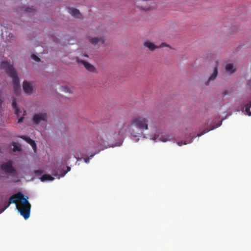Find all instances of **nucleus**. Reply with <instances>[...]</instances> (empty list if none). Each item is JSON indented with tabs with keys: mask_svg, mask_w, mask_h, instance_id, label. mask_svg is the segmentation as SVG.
Wrapping results in <instances>:
<instances>
[{
	"mask_svg": "<svg viewBox=\"0 0 251 251\" xmlns=\"http://www.w3.org/2000/svg\"><path fill=\"white\" fill-rule=\"evenodd\" d=\"M158 138V141H162V142H166L167 141L170 140V139H169V137H168L166 138H162V137H160V138H159V136H158L157 137H156V135H154V138H153L154 140H157Z\"/></svg>",
	"mask_w": 251,
	"mask_h": 251,
	"instance_id": "obj_18",
	"label": "nucleus"
},
{
	"mask_svg": "<svg viewBox=\"0 0 251 251\" xmlns=\"http://www.w3.org/2000/svg\"><path fill=\"white\" fill-rule=\"evenodd\" d=\"M152 3L150 1H147L145 0H139L138 3L137 4H140L137 5V6L141 9L144 10H150L154 7V6H151L150 4Z\"/></svg>",
	"mask_w": 251,
	"mask_h": 251,
	"instance_id": "obj_5",
	"label": "nucleus"
},
{
	"mask_svg": "<svg viewBox=\"0 0 251 251\" xmlns=\"http://www.w3.org/2000/svg\"><path fill=\"white\" fill-rule=\"evenodd\" d=\"M251 108V101L245 106V111L247 113V114L250 116H251V111H250Z\"/></svg>",
	"mask_w": 251,
	"mask_h": 251,
	"instance_id": "obj_16",
	"label": "nucleus"
},
{
	"mask_svg": "<svg viewBox=\"0 0 251 251\" xmlns=\"http://www.w3.org/2000/svg\"><path fill=\"white\" fill-rule=\"evenodd\" d=\"M12 161L9 160L0 164L1 169L7 174L16 175L17 172L15 168L13 166Z\"/></svg>",
	"mask_w": 251,
	"mask_h": 251,
	"instance_id": "obj_4",
	"label": "nucleus"
},
{
	"mask_svg": "<svg viewBox=\"0 0 251 251\" xmlns=\"http://www.w3.org/2000/svg\"><path fill=\"white\" fill-rule=\"evenodd\" d=\"M23 90L27 94H31L32 91V87L30 83L27 81H24L23 83Z\"/></svg>",
	"mask_w": 251,
	"mask_h": 251,
	"instance_id": "obj_8",
	"label": "nucleus"
},
{
	"mask_svg": "<svg viewBox=\"0 0 251 251\" xmlns=\"http://www.w3.org/2000/svg\"><path fill=\"white\" fill-rule=\"evenodd\" d=\"M215 128V127L213 126L212 128H211L210 129H208L207 128H206L203 130V131L202 132L198 134V136H201L202 135L204 134V133L208 132L209 131L214 129Z\"/></svg>",
	"mask_w": 251,
	"mask_h": 251,
	"instance_id": "obj_20",
	"label": "nucleus"
},
{
	"mask_svg": "<svg viewBox=\"0 0 251 251\" xmlns=\"http://www.w3.org/2000/svg\"><path fill=\"white\" fill-rule=\"evenodd\" d=\"M70 170H71V168H70V167H69V166H67V170H66V171H65V172H64V173L62 174L61 176H64L65 175V174H66L67 173H68V172H69Z\"/></svg>",
	"mask_w": 251,
	"mask_h": 251,
	"instance_id": "obj_22",
	"label": "nucleus"
},
{
	"mask_svg": "<svg viewBox=\"0 0 251 251\" xmlns=\"http://www.w3.org/2000/svg\"><path fill=\"white\" fill-rule=\"evenodd\" d=\"M24 120V118L23 117H21L19 120H18V123H21V122H23Z\"/></svg>",
	"mask_w": 251,
	"mask_h": 251,
	"instance_id": "obj_26",
	"label": "nucleus"
},
{
	"mask_svg": "<svg viewBox=\"0 0 251 251\" xmlns=\"http://www.w3.org/2000/svg\"><path fill=\"white\" fill-rule=\"evenodd\" d=\"M68 11L75 18L80 17V14L79 11L78 9L73 8H69L68 9Z\"/></svg>",
	"mask_w": 251,
	"mask_h": 251,
	"instance_id": "obj_12",
	"label": "nucleus"
},
{
	"mask_svg": "<svg viewBox=\"0 0 251 251\" xmlns=\"http://www.w3.org/2000/svg\"><path fill=\"white\" fill-rule=\"evenodd\" d=\"M40 179H41V181H42V182L47 181V180L52 181L54 179V177L49 175L45 174V175H44L40 178Z\"/></svg>",
	"mask_w": 251,
	"mask_h": 251,
	"instance_id": "obj_14",
	"label": "nucleus"
},
{
	"mask_svg": "<svg viewBox=\"0 0 251 251\" xmlns=\"http://www.w3.org/2000/svg\"><path fill=\"white\" fill-rule=\"evenodd\" d=\"M0 66L2 69L5 70L6 73L12 78L14 92L16 95H19L20 91V87L19 79L16 71L13 66L10 64V62H2Z\"/></svg>",
	"mask_w": 251,
	"mask_h": 251,
	"instance_id": "obj_3",
	"label": "nucleus"
},
{
	"mask_svg": "<svg viewBox=\"0 0 251 251\" xmlns=\"http://www.w3.org/2000/svg\"><path fill=\"white\" fill-rule=\"evenodd\" d=\"M149 120L145 115H136L133 116L130 122L124 123L118 131V134L111 130L103 132L101 135L97 137L98 145L96 148L105 146V142L112 141L123 136L128 132L134 137H137L143 134V131L148 129Z\"/></svg>",
	"mask_w": 251,
	"mask_h": 251,
	"instance_id": "obj_1",
	"label": "nucleus"
},
{
	"mask_svg": "<svg viewBox=\"0 0 251 251\" xmlns=\"http://www.w3.org/2000/svg\"><path fill=\"white\" fill-rule=\"evenodd\" d=\"M218 126H220V124H219V125H218L216 127H218Z\"/></svg>",
	"mask_w": 251,
	"mask_h": 251,
	"instance_id": "obj_30",
	"label": "nucleus"
},
{
	"mask_svg": "<svg viewBox=\"0 0 251 251\" xmlns=\"http://www.w3.org/2000/svg\"><path fill=\"white\" fill-rule=\"evenodd\" d=\"M44 173L43 170H36L34 171V173L36 174L41 175Z\"/></svg>",
	"mask_w": 251,
	"mask_h": 251,
	"instance_id": "obj_23",
	"label": "nucleus"
},
{
	"mask_svg": "<svg viewBox=\"0 0 251 251\" xmlns=\"http://www.w3.org/2000/svg\"><path fill=\"white\" fill-rule=\"evenodd\" d=\"M12 145L13 146V151L15 152L16 151H20L21 150V146L17 145L15 142H13Z\"/></svg>",
	"mask_w": 251,
	"mask_h": 251,
	"instance_id": "obj_17",
	"label": "nucleus"
},
{
	"mask_svg": "<svg viewBox=\"0 0 251 251\" xmlns=\"http://www.w3.org/2000/svg\"><path fill=\"white\" fill-rule=\"evenodd\" d=\"M218 74V69L217 67H215L213 69V73L211 75L208 80L205 83L206 85H208L210 81L214 80L217 76Z\"/></svg>",
	"mask_w": 251,
	"mask_h": 251,
	"instance_id": "obj_11",
	"label": "nucleus"
},
{
	"mask_svg": "<svg viewBox=\"0 0 251 251\" xmlns=\"http://www.w3.org/2000/svg\"><path fill=\"white\" fill-rule=\"evenodd\" d=\"M27 199L28 197H26L25 198L24 195L21 192L13 195L9 198L8 204L0 212L6 209L11 203H15L16 208L18 210L20 214L26 220L30 216L31 209V205Z\"/></svg>",
	"mask_w": 251,
	"mask_h": 251,
	"instance_id": "obj_2",
	"label": "nucleus"
},
{
	"mask_svg": "<svg viewBox=\"0 0 251 251\" xmlns=\"http://www.w3.org/2000/svg\"><path fill=\"white\" fill-rule=\"evenodd\" d=\"M23 139L26 141L28 144H29L32 147L33 149L35 151L36 149V144L32 139L30 138L29 137L25 136H23L21 137Z\"/></svg>",
	"mask_w": 251,
	"mask_h": 251,
	"instance_id": "obj_10",
	"label": "nucleus"
},
{
	"mask_svg": "<svg viewBox=\"0 0 251 251\" xmlns=\"http://www.w3.org/2000/svg\"><path fill=\"white\" fill-rule=\"evenodd\" d=\"M178 145L179 146H182V142H181V143H180V142H178Z\"/></svg>",
	"mask_w": 251,
	"mask_h": 251,
	"instance_id": "obj_28",
	"label": "nucleus"
},
{
	"mask_svg": "<svg viewBox=\"0 0 251 251\" xmlns=\"http://www.w3.org/2000/svg\"><path fill=\"white\" fill-rule=\"evenodd\" d=\"M94 154L91 155L90 157L84 158V161L86 163H89V160L90 158H92L94 156Z\"/></svg>",
	"mask_w": 251,
	"mask_h": 251,
	"instance_id": "obj_24",
	"label": "nucleus"
},
{
	"mask_svg": "<svg viewBox=\"0 0 251 251\" xmlns=\"http://www.w3.org/2000/svg\"><path fill=\"white\" fill-rule=\"evenodd\" d=\"M227 94H228V93H227V91H225L224 92V93H223V95H224V96H226V95H227Z\"/></svg>",
	"mask_w": 251,
	"mask_h": 251,
	"instance_id": "obj_27",
	"label": "nucleus"
},
{
	"mask_svg": "<svg viewBox=\"0 0 251 251\" xmlns=\"http://www.w3.org/2000/svg\"><path fill=\"white\" fill-rule=\"evenodd\" d=\"M12 106L13 108L15 109V113L17 114H18L19 109L17 105V103L15 100H13L12 102Z\"/></svg>",
	"mask_w": 251,
	"mask_h": 251,
	"instance_id": "obj_19",
	"label": "nucleus"
},
{
	"mask_svg": "<svg viewBox=\"0 0 251 251\" xmlns=\"http://www.w3.org/2000/svg\"><path fill=\"white\" fill-rule=\"evenodd\" d=\"M31 58L37 62H39L40 60V58L35 54H33L31 55Z\"/></svg>",
	"mask_w": 251,
	"mask_h": 251,
	"instance_id": "obj_21",
	"label": "nucleus"
},
{
	"mask_svg": "<svg viewBox=\"0 0 251 251\" xmlns=\"http://www.w3.org/2000/svg\"><path fill=\"white\" fill-rule=\"evenodd\" d=\"M63 89H64V91L66 92H71L70 89L68 87H64V88H63Z\"/></svg>",
	"mask_w": 251,
	"mask_h": 251,
	"instance_id": "obj_25",
	"label": "nucleus"
},
{
	"mask_svg": "<svg viewBox=\"0 0 251 251\" xmlns=\"http://www.w3.org/2000/svg\"><path fill=\"white\" fill-rule=\"evenodd\" d=\"M29 9V8H27V9H26V11H28H28H29V10H28Z\"/></svg>",
	"mask_w": 251,
	"mask_h": 251,
	"instance_id": "obj_29",
	"label": "nucleus"
},
{
	"mask_svg": "<svg viewBox=\"0 0 251 251\" xmlns=\"http://www.w3.org/2000/svg\"><path fill=\"white\" fill-rule=\"evenodd\" d=\"M144 45L151 51H153L156 49H159L162 47H168V45L165 43H163L160 46H157L149 41L145 42Z\"/></svg>",
	"mask_w": 251,
	"mask_h": 251,
	"instance_id": "obj_7",
	"label": "nucleus"
},
{
	"mask_svg": "<svg viewBox=\"0 0 251 251\" xmlns=\"http://www.w3.org/2000/svg\"><path fill=\"white\" fill-rule=\"evenodd\" d=\"M89 41L91 44L95 45L99 43L103 44L105 40L103 38H91L89 39Z\"/></svg>",
	"mask_w": 251,
	"mask_h": 251,
	"instance_id": "obj_9",
	"label": "nucleus"
},
{
	"mask_svg": "<svg viewBox=\"0 0 251 251\" xmlns=\"http://www.w3.org/2000/svg\"><path fill=\"white\" fill-rule=\"evenodd\" d=\"M82 63L85 67V68L90 72H94L95 70V68L94 66L91 65L88 62H85L84 61H82Z\"/></svg>",
	"mask_w": 251,
	"mask_h": 251,
	"instance_id": "obj_13",
	"label": "nucleus"
},
{
	"mask_svg": "<svg viewBox=\"0 0 251 251\" xmlns=\"http://www.w3.org/2000/svg\"><path fill=\"white\" fill-rule=\"evenodd\" d=\"M226 70L230 74H232L235 72V69L232 64H228L226 66Z\"/></svg>",
	"mask_w": 251,
	"mask_h": 251,
	"instance_id": "obj_15",
	"label": "nucleus"
},
{
	"mask_svg": "<svg viewBox=\"0 0 251 251\" xmlns=\"http://www.w3.org/2000/svg\"><path fill=\"white\" fill-rule=\"evenodd\" d=\"M47 121V114L46 113L36 114L33 115V122L34 124L37 125L41 121Z\"/></svg>",
	"mask_w": 251,
	"mask_h": 251,
	"instance_id": "obj_6",
	"label": "nucleus"
}]
</instances>
